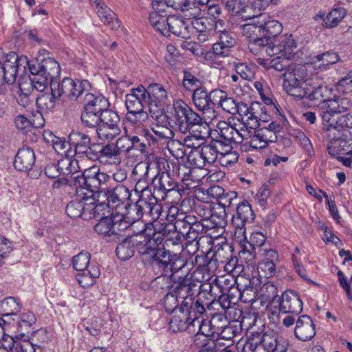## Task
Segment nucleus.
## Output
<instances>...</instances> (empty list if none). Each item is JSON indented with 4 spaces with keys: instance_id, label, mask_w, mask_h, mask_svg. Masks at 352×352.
<instances>
[{
    "instance_id": "64",
    "label": "nucleus",
    "mask_w": 352,
    "mask_h": 352,
    "mask_svg": "<svg viewBox=\"0 0 352 352\" xmlns=\"http://www.w3.org/2000/svg\"><path fill=\"white\" fill-rule=\"evenodd\" d=\"M167 149L176 159H182L186 155V148L179 140L170 139L167 142Z\"/></svg>"
},
{
    "instance_id": "59",
    "label": "nucleus",
    "mask_w": 352,
    "mask_h": 352,
    "mask_svg": "<svg viewBox=\"0 0 352 352\" xmlns=\"http://www.w3.org/2000/svg\"><path fill=\"white\" fill-rule=\"evenodd\" d=\"M126 122L133 126L143 125L148 119V115L144 109L127 111L125 115Z\"/></svg>"
},
{
    "instance_id": "12",
    "label": "nucleus",
    "mask_w": 352,
    "mask_h": 352,
    "mask_svg": "<svg viewBox=\"0 0 352 352\" xmlns=\"http://www.w3.org/2000/svg\"><path fill=\"white\" fill-rule=\"evenodd\" d=\"M285 341L274 335L264 333L256 339H250L243 344L242 352H284Z\"/></svg>"
},
{
    "instance_id": "57",
    "label": "nucleus",
    "mask_w": 352,
    "mask_h": 352,
    "mask_svg": "<svg viewBox=\"0 0 352 352\" xmlns=\"http://www.w3.org/2000/svg\"><path fill=\"white\" fill-rule=\"evenodd\" d=\"M314 58L312 63H318V67L322 70L328 69L329 65L336 64L340 60L336 53L330 52L318 54Z\"/></svg>"
},
{
    "instance_id": "7",
    "label": "nucleus",
    "mask_w": 352,
    "mask_h": 352,
    "mask_svg": "<svg viewBox=\"0 0 352 352\" xmlns=\"http://www.w3.org/2000/svg\"><path fill=\"white\" fill-rule=\"evenodd\" d=\"M307 68L305 65L298 64H291L287 67L286 71L283 74V89L285 91L291 96L296 98L306 93L304 89L310 82L307 77Z\"/></svg>"
},
{
    "instance_id": "16",
    "label": "nucleus",
    "mask_w": 352,
    "mask_h": 352,
    "mask_svg": "<svg viewBox=\"0 0 352 352\" xmlns=\"http://www.w3.org/2000/svg\"><path fill=\"white\" fill-rule=\"evenodd\" d=\"M146 96L151 117L158 118L163 113L164 106L168 98L166 90L160 84H151L146 89Z\"/></svg>"
},
{
    "instance_id": "31",
    "label": "nucleus",
    "mask_w": 352,
    "mask_h": 352,
    "mask_svg": "<svg viewBox=\"0 0 352 352\" xmlns=\"http://www.w3.org/2000/svg\"><path fill=\"white\" fill-rule=\"evenodd\" d=\"M352 127V113L339 116L336 120L333 119L329 124H325L323 128L324 131L329 132L330 138H335V135H347V131Z\"/></svg>"
},
{
    "instance_id": "27",
    "label": "nucleus",
    "mask_w": 352,
    "mask_h": 352,
    "mask_svg": "<svg viewBox=\"0 0 352 352\" xmlns=\"http://www.w3.org/2000/svg\"><path fill=\"white\" fill-rule=\"evenodd\" d=\"M279 311L283 314H292L298 316L302 311L303 303L298 294L292 290L285 291L281 300L278 298Z\"/></svg>"
},
{
    "instance_id": "38",
    "label": "nucleus",
    "mask_w": 352,
    "mask_h": 352,
    "mask_svg": "<svg viewBox=\"0 0 352 352\" xmlns=\"http://www.w3.org/2000/svg\"><path fill=\"white\" fill-rule=\"evenodd\" d=\"M96 146L95 148L98 154L96 155V157L91 159V161L98 160L103 164H111L112 162L115 164L120 162L118 151L114 144L111 143L102 146L96 144Z\"/></svg>"
},
{
    "instance_id": "61",
    "label": "nucleus",
    "mask_w": 352,
    "mask_h": 352,
    "mask_svg": "<svg viewBox=\"0 0 352 352\" xmlns=\"http://www.w3.org/2000/svg\"><path fill=\"white\" fill-rule=\"evenodd\" d=\"M187 215L186 213L179 212L177 206H171L168 208L166 211H164V220L168 222V228L173 227V229H176L177 221L182 219L184 217H187Z\"/></svg>"
},
{
    "instance_id": "28",
    "label": "nucleus",
    "mask_w": 352,
    "mask_h": 352,
    "mask_svg": "<svg viewBox=\"0 0 352 352\" xmlns=\"http://www.w3.org/2000/svg\"><path fill=\"white\" fill-rule=\"evenodd\" d=\"M260 254L263 256L258 264V273H263L266 278H270L276 272V265L278 263V255L274 249H261Z\"/></svg>"
},
{
    "instance_id": "63",
    "label": "nucleus",
    "mask_w": 352,
    "mask_h": 352,
    "mask_svg": "<svg viewBox=\"0 0 352 352\" xmlns=\"http://www.w3.org/2000/svg\"><path fill=\"white\" fill-rule=\"evenodd\" d=\"M285 57L282 58L281 55L272 59H267L263 61V66L267 69H274L278 72L286 71L287 67L289 66L288 60Z\"/></svg>"
},
{
    "instance_id": "39",
    "label": "nucleus",
    "mask_w": 352,
    "mask_h": 352,
    "mask_svg": "<svg viewBox=\"0 0 352 352\" xmlns=\"http://www.w3.org/2000/svg\"><path fill=\"white\" fill-rule=\"evenodd\" d=\"M90 89H91V87ZM90 90L91 89L85 91L82 94V95L85 94L83 99L85 108L101 114L109 107L110 103L104 96L91 94L89 93Z\"/></svg>"
},
{
    "instance_id": "1",
    "label": "nucleus",
    "mask_w": 352,
    "mask_h": 352,
    "mask_svg": "<svg viewBox=\"0 0 352 352\" xmlns=\"http://www.w3.org/2000/svg\"><path fill=\"white\" fill-rule=\"evenodd\" d=\"M156 259L153 268L155 273L159 276L170 277L173 287L178 294L184 289H192L189 284L194 278L189 273L185 260L166 249L160 251Z\"/></svg>"
},
{
    "instance_id": "45",
    "label": "nucleus",
    "mask_w": 352,
    "mask_h": 352,
    "mask_svg": "<svg viewBox=\"0 0 352 352\" xmlns=\"http://www.w3.org/2000/svg\"><path fill=\"white\" fill-rule=\"evenodd\" d=\"M168 30V36L173 34L183 38H189V25L185 21L174 15H169Z\"/></svg>"
},
{
    "instance_id": "30",
    "label": "nucleus",
    "mask_w": 352,
    "mask_h": 352,
    "mask_svg": "<svg viewBox=\"0 0 352 352\" xmlns=\"http://www.w3.org/2000/svg\"><path fill=\"white\" fill-rule=\"evenodd\" d=\"M86 193L83 192V189L76 187V195L70 201L66 207V213L72 219L81 217L85 220V212L87 210V201Z\"/></svg>"
},
{
    "instance_id": "14",
    "label": "nucleus",
    "mask_w": 352,
    "mask_h": 352,
    "mask_svg": "<svg viewBox=\"0 0 352 352\" xmlns=\"http://www.w3.org/2000/svg\"><path fill=\"white\" fill-rule=\"evenodd\" d=\"M69 145L74 148L75 157L91 160L96 157V144L92 143L89 135L80 131H72L69 135Z\"/></svg>"
},
{
    "instance_id": "22",
    "label": "nucleus",
    "mask_w": 352,
    "mask_h": 352,
    "mask_svg": "<svg viewBox=\"0 0 352 352\" xmlns=\"http://www.w3.org/2000/svg\"><path fill=\"white\" fill-rule=\"evenodd\" d=\"M176 229L182 230L183 234L188 235V242L196 241L199 234L210 230L207 223L199 220L198 217L190 214L177 221Z\"/></svg>"
},
{
    "instance_id": "50",
    "label": "nucleus",
    "mask_w": 352,
    "mask_h": 352,
    "mask_svg": "<svg viewBox=\"0 0 352 352\" xmlns=\"http://www.w3.org/2000/svg\"><path fill=\"white\" fill-rule=\"evenodd\" d=\"M146 213H147L153 220L151 223H155V221L160 223V224H163L165 226L166 229V234L168 236L170 233V229H168V225L166 222L164 221V210L163 206L161 204L158 202V200L153 202L151 204H148L145 207Z\"/></svg>"
},
{
    "instance_id": "18",
    "label": "nucleus",
    "mask_w": 352,
    "mask_h": 352,
    "mask_svg": "<svg viewBox=\"0 0 352 352\" xmlns=\"http://www.w3.org/2000/svg\"><path fill=\"white\" fill-rule=\"evenodd\" d=\"M352 103L345 97L333 96V98L324 99L320 102L319 107L322 110L321 117L323 125L332 121V117L336 114L342 113L350 109Z\"/></svg>"
},
{
    "instance_id": "13",
    "label": "nucleus",
    "mask_w": 352,
    "mask_h": 352,
    "mask_svg": "<svg viewBox=\"0 0 352 352\" xmlns=\"http://www.w3.org/2000/svg\"><path fill=\"white\" fill-rule=\"evenodd\" d=\"M139 170L144 171V173L136 183L133 190L138 197L136 202L146 207L148 204L154 201L155 202L156 200L160 199V197H157L155 195V191L153 192L151 187L148 185V180H150L148 177L150 171L149 165L146 163L138 164L134 168L133 172H138Z\"/></svg>"
},
{
    "instance_id": "34",
    "label": "nucleus",
    "mask_w": 352,
    "mask_h": 352,
    "mask_svg": "<svg viewBox=\"0 0 352 352\" xmlns=\"http://www.w3.org/2000/svg\"><path fill=\"white\" fill-rule=\"evenodd\" d=\"M297 44L292 34L280 35L276 43H272L273 56L280 54L286 58H290L294 56Z\"/></svg>"
},
{
    "instance_id": "37",
    "label": "nucleus",
    "mask_w": 352,
    "mask_h": 352,
    "mask_svg": "<svg viewBox=\"0 0 352 352\" xmlns=\"http://www.w3.org/2000/svg\"><path fill=\"white\" fill-rule=\"evenodd\" d=\"M34 151L30 147H22L19 149L14 161L15 168L19 171H28L35 163Z\"/></svg>"
},
{
    "instance_id": "8",
    "label": "nucleus",
    "mask_w": 352,
    "mask_h": 352,
    "mask_svg": "<svg viewBox=\"0 0 352 352\" xmlns=\"http://www.w3.org/2000/svg\"><path fill=\"white\" fill-rule=\"evenodd\" d=\"M111 177L100 168L94 166L85 169L80 176L76 177V187L83 189V192L88 195H97L102 190V186L110 181Z\"/></svg>"
},
{
    "instance_id": "40",
    "label": "nucleus",
    "mask_w": 352,
    "mask_h": 352,
    "mask_svg": "<svg viewBox=\"0 0 352 352\" xmlns=\"http://www.w3.org/2000/svg\"><path fill=\"white\" fill-rule=\"evenodd\" d=\"M209 91L205 87L197 88L192 94V101L195 108L203 113L212 112L211 98Z\"/></svg>"
},
{
    "instance_id": "2",
    "label": "nucleus",
    "mask_w": 352,
    "mask_h": 352,
    "mask_svg": "<svg viewBox=\"0 0 352 352\" xmlns=\"http://www.w3.org/2000/svg\"><path fill=\"white\" fill-rule=\"evenodd\" d=\"M91 88L87 80H74L64 78L60 82H51V93H43L36 98V103L42 110H52L56 106V100L65 96L70 100H76L85 91Z\"/></svg>"
},
{
    "instance_id": "48",
    "label": "nucleus",
    "mask_w": 352,
    "mask_h": 352,
    "mask_svg": "<svg viewBox=\"0 0 352 352\" xmlns=\"http://www.w3.org/2000/svg\"><path fill=\"white\" fill-rule=\"evenodd\" d=\"M58 169L62 175H74L80 171H82L80 162L76 158L65 156L58 161Z\"/></svg>"
},
{
    "instance_id": "3",
    "label": "nucleus",
    "mask_w": 352,
    "mask_h": 352,
    "mask_svg": "<svg viewBox=\"0 0 352 352\" xmlns=\"http://www.w3.org/2000/svg\"><path fill=\"white\" fill-rule=\"evenodd\" d=\"M190 285L193 287V289H184L179 292V295L183 298L179 311L182 313H189V315L195 316L203 315L206 311V306L215 304V299L217 298V294L214 292V286L210 283H201L198 280L193 279L190 282Z\"/></svg>"
},
{
    "instance_id": "56",
    "label": "nucleus",
    "mask_w": 352,
    "mask_h": 352,
    "mask_svg": "<svg viewBox=\"0 0 352 352\" xmlns=\"http://www.w3.org/2000/svg\"><path fill=\"white\" fill-rule=\"evenodd\" d=\"M46 141L50 144L54 149L60 154H66L67 148L71 147L69 141L67 142L65 138L56 136L52 132H45L43 135Z\"/></svg>"
},
{
    "instance_id": "51",
    "label": "nucleus",
    "mask_w": 352,
    "mask_h": 352,
    "mask_svg": "<svg viewBox=\"0 0 352 352\" xmlns=\"http://www.w3.org/2000/svg\"><path fill=\"white\" fill-rule=\"evenodd\" d=\"M278 288L272 282L265 283L258 291L259 298L262 302L274 303L278 300Z\"/></svg>"
},
{
    "instance_id": "42",
    "label": "nucleus",
    "mask_w": 352,
    "mask_h": 352,
    "mask_svg": "<svg viewBox=\"0 0 352 352\" xmlns=\"http://www.w3.org/2000/svg\"><path fill=\"white\" fill-rule=\"evenodd\" d=\"M248 49L255 55L265 53L270 56H273L272 43L264 35L262 38L248 39Z\"/></svg>"
},
{
    "instance_id": "54",
    "label": "nucleus",
    "mask_w": 352,
    "mask_h": 352,
    "mask_svg": "<svg viewBox=\"0 0 352 352\" xmlns=\"http://www.w3.org/2000/svg\"><path fill=\"white\" fill-rule=\"evenodd\" d=\"M121 132L120 126L99 124L96 127L98 138L102 140L111 141Z\"/></svg>"
},
{
    "instance_id": "6",
    "label": "nucleus",
    "mask_w": 352,
    "mask_h": 352,
    "mask_svg": "<svg viewBox=\"0 0 352 352\" xmlns=\"http://www.w3.org/2000/svg\"><path fill=\"white\" fill-rule=\"evenodd\" d=\"M173 109L175 129L183 134L195 132L197 127L206 125L204 118L182 100H175Z\"/></svg>"
},
{
    "instance_id": "9",
    "label": "nucleus",
    "mask_w": 352,
    "mask_h": 352,
    "mask_svg": "<svg viewBox=\"0 0 352 352\" xmlns=\"http://www.w3.org/2000/svg\"><path fill=\"white\" fill-rule=\"evenodd\" d=\"M90 263V254L85 252H81L73 257L72 263L74 268L79 272L77 275V280L82 287H87L93 285L95 279L98 278L100 272L98 266H91L89 268Z\"/></svg>"
},
{
    "instance_id": "46",
    "label": "nucleus",
    "mask_w": 352,
    "mask_h": 352,
    "mask_svg": "<svg viewBox=\"0 0 352 352\" xmlns=\"http://www.w3.org/2000/svg\"><path fill=\"white\" fill-rule=\"evenodd\" d=\"M303 91H306L305 95L302 94L296 98H307L309 100H320L322 102L324 99L328 98L331 94V89L327 86L313 87L310 82L307 85V89Z\"/></svg>"
},
{
    "instance_id": "5",
    "label": "nucleus",
    "mask_w": 352,
    "mask_h": 352,
    "mask_svg": "<svg viewBox=\"0 0 352 352\" xmlns=\"http://www.w3.org/2000/svg\"><path fill=\"white\" fill-rule=\"evenodd\" d=\"M212 249L214 250L212 258H208L206 256L204 261L205 265L209 272H214L216 271L218 267V262L221 263H226L223 266L224 271L228 274H231L232 276H238L243 272V265L238 263L236 257H232V247L226 241L216 244L214 241Z\"/></svg>"
},
{
    "instance_id": "17",
    "label": "nucleus",
    "mask_w": 352,
    "mask_h": 352,
    "mask_svg": "<svg viewBox=\"0 0 352 352\" xmlns=\"http://www.w3.org/2000/svg\"><path fill=\"white\" fill-rule=\"evenodd\" d=\"M128 228L127 222L123 219L122 215H111L102 217L95 225V231L111 239L120 236L122 232Z\"/></svg>"
},
{
    "instance_id": "25",
    "label": "nucleus",
    "mask_w": 352,
    "mask_h": 352,
    "mask_svg": "<svg viewBox=\"0 0 352 352\" xmlns=\"http://www.w3.org/2000/svg\"><path fill=\"white\" fill-rule=\"evenodd\" d=\"M324 136L328 140L327 150L329 153L342 162L340 158H347L352 155V144L347 141V135H338L334 138H330L329 131H324Z\"/></svg>"
},
{
    "instance_id": "19",
    "label": "nucleus",
    "mask_w": 352,
    "mask_h": 352,
    "mask_svg": "<svg viewBox=\"0 0 352 352\" xmlns=\"http://www.w3.org/2000/svg\"><path fill=\"white\" fill-rule=\"evenodd\" d=\"M217 132L220 138L228 144H241L250 136L251 131L247 130L241 124H230L224 121L219 122L217 125Z\"/></svg>"
},
{
    "instance_id": "55",
    "label": "nucleus",
    "mask_w": 352,
    "mask_h": 352,
    "mask_svg": "<svg viewBox=\"0 0 352 352\" xmlns=\"http://www.w3.org/2000/svg\"><path fill=\"white\" fill-rule=\"evenodd\" d=\"M210 320L213 330L217 331L215 334H217V338L220 336V332L222 333L228 332L230 333V336L232 335V326L228 325V320L223 315L214 314Z\"/></svg>"
},
{
    "instance_id": "47",
    "label": "nucleus",
    "mask_w": 352,
    "mask_h": 352,
    "mask_svg": "<svg viewBox=\"0 0 352 352\" xmlns=\"http://www.w3.org/2000/svg\"><path fill=\"white\" fill-rule=\"evenodd\" d=\"M164 12L160 13L157 11H154L150 13L148 16L149 22L151 26L157 32L161 33L163 36H168V26L169 23V16L162 14Z\"/></svg>"
},
{
    "instance_id": "49",
    "label": "nucleus",
    "mask_w": 352,
    "mask_h": 352,
    "mask_svg": "<svg viewBox=\"0 0 352 352\" xmlns=\"http://www.w3.org/2000/svg\"><path fill=\"white\" fill-rule=\"evenodd\" d=\"M35 120L31 121L24 116L19 115L15 118L14 124L16 128L24 132L29 131L31 128H39L44 125L45 120L41 114L34 116Z\"/></svg>"
},
{
    "instance_id": "15",
    "label": "nucleus",
    "mask_w": 352,
    "mask_h": 352,
    "mask_svg": "<svg viewBox=\"0 0 352 352\" xmlns=\"http://www.w3.org/2000/svg\"><path fill=\"white\" fill-rule=\"evenodd\" d=\"M235 45L236 39L232 33H223L219 36V41L212 45V49L204 53V58L206 62L217 63L219 59L228 57Z\"/></svg>"
},
{
    "instance_id": "41",
    "label": "nucleus",
    "mask_w": 352,
    "mask_h": 352,
    "mask_svg": "<svg viewBox=\"0 0 352 352\" xmlns=\"http://www.w3.org/2000/svg\"><path fill=\"white\" fill-rule=\"evenodd\" d=\"M94 4L95 10L104 24L111 25L112 28L120 27V21L116 18L115 13L100 0H90Z\"/></svg>"
},
{
    "instance_id": "26",
    "label": "nucleus",
    "mask_w": 352,
    "mask_h": 352,
    "mask_svg": "<svg viewBox=\"0 0 352 352\" xmlns=\"http://www.w3.org/2000/svg\"><path fill=\"white\" fill-rule=\"evenodd\" d=\"M12 319L8 331L13 330L18 336L23 338L34 331V325L36 324V318L33 312L27 310L16 314Z\"/></svg>"
},
{
    "instance_id": "58",
    "label": "nucleus",
    "mask_w": 352,
    "mask_h": 352,
    "mask_svg": "<svg viewBox=\"0 0 352 352\" xmlns=\"http://www.w3.org/2000/svg\"><path fill=\"white\" fill-rule=\"evenodd\" d=\"M144 213H146L145 206L135 202L134 204L130 205L127 208V213L126 217H123V219L127 222L129 226V223L138 221Z\"/></svg>"
},
{
    "instance_id": "44",
    "label": "nucleus",
    "mask_w": 352,
    "mask_h": 352,
    "mask_svg": "<svg viewBox=\"0 0 352 352\" xmlns=\"http://www.w3.org/2000/svg\"><path fill=\"white\" fill-rule=\"evenodd\" d=\"M202 315L197 314L195 316H190L189 315V323L192 327L198 326L199 327V331L196 335L203 336L208 339H216L217 338V331H214L213 330V328L212 325H210L211 322L210 320L202 319L201 320H199L200 317Z\"/></svg>"
},
{
    "instance_id": "43",
    "label": "nucleus",
    "mask_w": 352,
    "mask_h": 352,
    "mask_svg": "<svg viewBox=\"0 0 352 352\" xmlns=\"http://www.w3.org/2000/svg\"><path fill=\"white\" fill-rule=\"evenodd\" d=\"M249 0H228L225 3L227 10L232 16H239L241 18L251 16L252 7L248 4Z\"/></svg>"
},
{
    "instance_id": "29",
    "label": "nucleus",
    "mask_w": 352,
    "mask_h": 352,
    "mask_svg": "<svg viewBox=\"0 0 352 352\" xmlns=\"http://www.w3.org/2000/svg\"><path fill=\"white\" fill-rule=\"evenodd\" d=\"M97 195H88L85 200L87 201V210L85 212V220H89L93 218H100L104 217L107 213L111 212V207L107 206V201L104 198H98L97 203L96 197Z\"/></svg>"
},
{
    "instance_id": "24",
    "label": "nucleus",
    "mask_w": 352,
    "mask_h": 352,
    "mask_svg": "<svg viewBox=\"0 0 352 352\" xmlns=\"http://www.w3.org/2000/svg\"><path fill=\"white\" fill-rule=\"evenodd\" d=\"M131 197V192L123 184H117L115 187H105L98 194V198H104L107 206L112 209L126 204Z\"/></svg>"
},
{
    "instance_id": "52",
    "label": "nucleus",
    "mask_w": 352,
    "mask_h": 352,
    "mask_svg": "<svg viewBox=\"0 0 352 352\" xmlns=\"http://www.w3.org/2000/svg\"><path fill=\"white\" fill-rule=\"evenodd\" d=\"M135 251L132 236L124 239L122 243L118 245L116 250L118 257L122 261L131 258L134 255Z\"/></svg>"
},
{
    "instance_id": "23",
    "label": "nucleus",
    "mask_w": 352,
    "mask_h": 352,
    "mask_svg": "<svg viewBox=\"0 0 352 352\" xmlns=\"http://www.w3.org/2000/svg\"><path fill=\"white\" fill-rule=\"evenodd\" d=\"M151 184L161 200H165L169 192L179 190L178 182L169 171L158 173L151 179Z\"/></svg>"
},
{
    "instance_id": "32",
    "label": "nucleus",
    "mask_w": 352,
    "mask_h": 352,
    "mask_svg": "<svg viewBox=\"0 0 352 352\" xmlns=\"http://www.w3.org/2000/svg\"><path fill=\"white\" fill-rule=\"evenodd\" d=\"M295 337L302 342L311 340L316 335L315 325L308 315L298 316L294 328Z\"/></svg>"
},
{
    "instance_id": "36",
    "label": "nucleus",
    "mask_w": 352,
    "mask_h": 352,
    "mask_svg": "<svg viewBox=\"0 0 352 352\" xmlns=\"http://www.w3.org/2000/svg\"><path fill=\"white\" fill-rule=\"evenodd\" d=\"M43 78H40L37 74H32L28 76H23L19 79V92L23 94H31L34 91L43 92L47 87L44 84Z\"/></svg>"
},
{
    "instance_id": "10",
    "label": "nucleus",
    "mask_w": 352,
    "mask_h": 352,
    "mask_svg": "<svg viewBox=\"0 0 352 352\" xmlns=\"http://www.w3.org/2000/svg\"><path fill=\"white\" fill-rule=\"evenodd\" d=\"M236 205V212L232 217V225L234 228V240L241 242L246 239L245 224L252 222L255 214L248 201L243 200Z\"/></svg>"
},
{
    "instance_id": "20",
    "label": "nucleus",
    "mask_w": 352,
    "mask_h": 352,
    "mask_svg": "<svg viewBox=\"0 0 352 352\" xmlns=\"http://www.w3.org/2000/svg\"><path fill=\"white\" fill-rule=\"evenodd\" d=\"M22 302L19 298L6 297L0 301V331L5 334L10 329L13 318L22 309Z\"/></svg>"
},
{
    "instance_id": "60",
    "label": "nucleus",
    "mask_w": 352,
    "mask_h": 352,
    "mask_svg": "<svg viewBox=\"0 0 352 352\" xmlns=\"http://www.w3.org/2000/svg\"><path fill=\"white\" fill-rule=\"evenodd\" d=\"M346 12L343 8H336L331 10L325 16V25L327 28H333L346 16Z\"/></svg>"
},
{
    "instance_id": "11",
    "label": "nucleus",
    "mask_w": 352,
    "mask_h": 352,
    "mask_svg": "<svg viewBox=\"0 0 352 352\" xmlns=\"http://www.w3.org/2000/svg\"><path fill=\"white\" fill-rule=\"evenodd\" d=\"M28 66L29 71L32 74H37L40 78H43L44 84L47 87L49 82H56L55 78L60 72L58 63L52 58H43L41 61L33 60L28 61L23 60Z\"/></svg>"
},
{
    "instance_id": "33",
    "label": "nucleus",
    "mask_w": 352,
    "mask_h": 352,
    "mask_svg": "<svg viewBox=\"0 0 352 352\" xmlns=\"http://www.w3.org/2000/svg\"><path fill=\"white\" fill-rule=\"evenodd\" d=\"M257 24L258 32L270 38L279 34L283 30L282 24L269 16L267 13H258L257 14Z\"/></svg>"
},
{
    "instance_id": "21",
    "label": "nucleus",
    "mask_w": 352,
    "mask_h": 352,
    "mask_svg": "<svg viewBox=\"0 0 352 352\" xmlns=\"http://www.w3.org/2000/svg\"><path fill=\"white\" fill-rule=\"evenodd\" d=\"M25 58L19 57L14 52H10L0 61V83L12 84L16 79L17 70Z\"/></svg>"
},
{
    "instance_id": "62",
    "label": "nucleus",
    "mask_w": 352,
    "mask_h": 352,
    "mask_svg": "<svg viewBox=\"0 0 352 352\" xmlns=\"http://www.w3.org/2000/svg\"><path fill=\"white\" fill-rule=\"evenodd\" d=\"M193 343L197 352H217L214 342L203 336L195 335Z\"/></svg>"
},
{
    "instance_id": "4",
    "label": "nucleus",
    "mask_w": 352,
    "mask_h": 352,
    "mask_svg": "<svg viewBox=\"0 0 352 352\" xmlns=\"http://www.w3.org/2000/svg\"><path fill=\"white\" fill-rule=\"evenodd\" d=\"M165 226L155 221L144 225V230L133 235L135 250L142 257L144 262H148L153 268L154 262L160 251L165 248H159L166 236Z\"/></svg>"
},
{
    "instance_id": "35",
    "label": "nucleus",
    "mask_w": 352,
    "mask_h": 352,
    "mask_svg": "<svg viewBox=\"0 0 352 352\" xmlns=\"http://www.w3.org/2000/svg\"><path fill=\"white\" fill-rule=\"evenodd\" d=\"M145 104H147L146 88L142 85L132 89L125 96L127 111L144 109Z\"/></svg>"
},
{
    "instance_id": "53",
    "label": "nucleus",
    "mask_w": 352,
    "mask_h": 352,
    "mask_svg": "<svg viewBox=\"0 0 352 352\" xmlns=\"http://www.w3.org/2000/svg\"><path fill=\"white\" fill-rule=\"evenodd\" d=\"M211 217L208 218L207 223L209 229L223 228L227 224V214L226 210L212 208L210 212Z\"/></svg>"
}]
</instances>
